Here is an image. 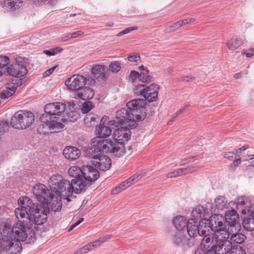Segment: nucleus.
<instances>
[{
    "mask_svg": "<svg viewBox=\"0 0 254 254\" xmlns=\"http://www.w3.org/2000/svg\"><path fill=\"white\" fill-rule=\"evenodd\" d=\"M19 207L15 209V214L18 222L14 225V230L20 240L30 236L31 240H36L34 230L31 228L33 223L41 225L47 220V209L44 204H35L28 197H21L18 200Z\"/></svg>",
    "mask_w": 254,
    "mask_h": 254,
    "instance_id": "nucleus-1",
    "label": "nucleus"
},
{
    "mask_svg": "<svg viewBox=\"0 0 254 254\" xmlns=\"http://www.w3.org/2000/svg\"><path fill=\"white\" fill-rule=\"evenodd\" d=\"M109 118L107 116L102 117L98 127V135L91 140L90 144L93 147L103 151L105 153H109L114 155L120 157L125 152V147L123 143H119L110 139H103L109 137L112 134V130L109 127L110 121H107Z\"/></svg>",
    "mask_w": 254,
    "mask_h": 254,
    "instance_id": "nucleus-2",
    "label": "nucleus"
},
{
    "mask_svg": "<svg viewBox=\"0 0 254 254\" xmlns=\"http://www.w3.org/2000/svg\"><path fill=\"white\" fill-rule=\"evenodd\" d=\"M67 109V104L60 102L47 104L44 108L45 113L40 118L41 124L38 130L43 134L61 131L64 125L60 122L62 114Z\"/></svg>",
    "mask_w": 254,
    "mask_h": 254,
    "instance_id": "nucleus-3",
    "label": "nucleus"
},
{
    "mask_svg": "<svg viewBox=\"0 0 254 254\" xmlns=\"http://www.w3.org/2000/svg\"><path fill=\"white\" fill-rule=\"evenodd\" d=\"M49 186L50 188L52 195L55 197V201L58 203L62 198H66L67 201L70 200L68 198L74 191L75 193H79L85 191V187L81 181L70 182L64 179L63 177L58 174L53 175L50 179ZM62 208V204L59 201L57 209L55 211H59Z\"/></svg>",
    "mask_w": 254,
    "mask_h": 254,
    "instance_id": "nucleus-4",
    "label": "nucleus"
},
{
    "mask_svg": "<svg viewBox=\"0 0 254 254\" xmlns=\"http://www.w3.org/2000/svg\"><path fill=\"white\" fill-rule=\"evenodd\" d=\"M145 100L135 99L128 102L127 107L122 108L116 112V121H111L110 124L118 126L119 124L129 123L128 126L134 127L136 126V121L143 120L146 117Z\"/></svg>",
    "mask_w": 254,
    "mask_h": 254,
    "instance_id": "nucleus-5",
    "label": "nucleus"
},
{
    "mask_svg": "<svg viewBox=\"0 0 254 254\" xmlns=\"http://www.w3.org/2000/svg\"><path fill=\"white\" fill-rule=\"evenodd\" d=\"M14 230V226L11 227L10 225H5L3 227V238L0 241L1 249L0 254L3 251L8 252L10 254H19L22 250L20 241H27V243L33 242L35 240H31L27 233V237L24 239L20 240L19 236L21 234H16Z\"/></svg>",
    "mask_w": 254,
    "mask_h": 254,
    "instance_id": "nucleus-6",
    "label": "nucleus"
},
{
    "mask_svg": "<svg viewBox=\"0 0 254 254\" xmlns=\"http://www.w3.org/2000/svg\"><path fill=\"white\" fill-rule=\"evenodd\" d=\"M224 217L221 214L212 215L210 219H204L199 222L200 236H209L211 231L214 232L215 235L222 234L226 229L223 227Z\"/></svg>",
    "mask_w": 254,
    "mask_h": 254,
    "instance_id": "nucleus-7",
    "label": "nucleus"
},
{
    "mask_svg": "<svg viewBox=\"0 0 254 254\" xmlns=\"http://www.w3.org/2000/svg\"><path fill=\"white\" fill-rule=\"evenodd\" d=\"M35 120L34 114L30 111L20 110L11 117L10 125L18 129H25L29 127Z\"/></svg>",
    "mask_w": 254,
    "mask_h": 254,
    "instance_id": "nucleus-8",
    "label": "nucleus"
},
{
    "mask_svg": "<svg viewBox=\"0 0 254 254\" xmlns=\"http://www.w3.org/2000/svg\"><path fill=\"white\" fill-rule=\"evenodd\" d=\"M103 151L93 147L88 149L85 152L86 155L96 160L95 166L101 171H106L108 170L111 166V159L106 155H102Z\"/></svg>",
    "mask_w": 254,
    "mask_h": 254,
    "instance_id": "nucleus-9",
    "label": "nucleus"
},
{
    "mask_svg": "<svg viewBox=\"0 0 254 254\" xmlns=\"http://www.w3.org/2000/svg\"><path fill=\"white\" fill-rule=\"evenodd\" d=\"M32 191L41 204L46 203L47 205L51 203L54 204L55 197L52 193L50 194L49 190L45 185L37 184L33 187Z\"/></svg>",
    "mask_w": 254,
    "mask_h": 254,
    "instance_id": "nucleus-10",
    "label": "nucleus"
},
{
    "mask_svg": "<svg viewBox=\"0 0 254 254\" xmlns=\"http://www.w3.org/2000/svg\"><path fill=\"white\" fill-rule=\"evenodd\" d=\"M239 215L236 210L233 209L231 211H227L225 213V218L224 217V221L223 222V227H224L225 232L229 231L232 232V229L240 230L241 225L239 223ZM224 232H222L224 233Z\"/></svg>",
    "mask_w": 254,
    "mask_h": 254,
    "instance_id": "nucleus-11",
    "label": "nucleus"
},
{
    "mask_svg": "<svg viewBox=\"0 0 254 254\" xmlns=\"http://www.w3.org/2000/svg\"><path fill=\"white\" fill-rule=\"evenodd\" d=\"M216 246L215 249L200 251L197 249L195 254H226L230 252V243L224 239L221 240L219 238L216 240Z\"/></svg>",
    "mask_w": 254,
    "mask_h": 254,
    "instance_id": "nucleus-12",
    "label": "nucleus"
},
{
    "mask_svg": "<svg viewBox=\"0 0 254 254\" xmlns=\"http://www.w3.org/2000/svg\"><path fill=\"white\" fill-rule=\"evenodd\" d=\"M232 230L233 231L232 232H231V233L229 232V231H227L224 233H222L221 235H223V236L219 238L221 240L225 239L230 243V251L232 248V243L241 244L244 243L246 240V236L245 235L237 233L239 230L235 231V229H232Z\"/></svg>",
    "mask_w": 254,
    "mask_h": 254,
    "instance_id": "nucleus-13",
    "label": "nucleus"
},
{
    "mask_svg": "<svg viewBox=\"0 0 254 254\" xmlns=\"http://www.w3.org/2000/svg\"><path fill=\"white\" fill-rule=\"evenodd\" d=\"M86 77L79 74H74L68 78L65 82L68 89L78 91L85 84Z\"/></svg>",
    "mask_w": 254,
    "mask_h": 254,
    "instance_id": "nucleus-14",
    "label": "nucleus"
},
{
    "mask_svg": "<svg viewBox=\"0 0 254 254\" xmlns=\"http://www.w3.org/2000/svg\"><path fill=\"white\" fill-rule=\"evenodd\" d=\"M99 172L96 166L89 165L82 166V177L85 183L95 181L99 178Z\"/></svg>",
    "mask_w": 254,
    "mask_h": 254,
    "instance_id": "nucleus-15",
    "label": "nucleus"
},
{
    "mask_svg": "<svg viewBox=\"0 0 254 254\" xmlns=\"http://www.w3.org/2000/svg\"><path fill=\"white\" fill-rule=\"evenodd\" d=\"M131 136L130 129L126 127H121L114 131L113 136L115 141L117 143H123L127 141ZM125 146V145H124Z\"/></svg>",
    "mask_w": 254,
    "mask_h": 254,
    "instance_id": "nucleus-16",
    "label": "nucleus"
},
{
    "mask_svg": "<svg viewBox=\"0 0 254 254\" xmlns=\"http://www.w3.org/2000/svg\"><path fill=\"white\" fill-rule=\"evenodd\" d=\"M67 109L64 112L65 114L63 116V120L66 122H75L80 118V113L74 110V105L72 102H67Z\"/></svg>",
    "mask_w": 254,
    "mask_h": 254,
    "instance_id": "nucleus-17",
    "label": "nucleus"
},
{
    "mask_svg": "<svg viewBox=\"0 0 254 254\" xmlns=\"http://www.w3.org/2000/svg\"><path fill=\"white\" fill-rule=\"evenodd\" d=\"M173 243L178 246H182L187 245L188 247H191L194 244V241L193 239H189L181 231H178L172 238Z\"/></svg>",
    "mask_w": 254,
    "mask_h": 254,
    "instance_id": "nucleus-18",
    "label": "nucleus"
},
{
    "mask_svg": "<svg viewBox=\"0 0 254 254\" xmlns=\"http://www.w3.org/2000/svg\"><path fill=\"white\" fill-rule=\"evenodd\" d=\"M94 77L99 81H105L108 77V68L101 64L94 65L91 70Z\"/></svg>",
    "mask_w": 254,
    "mask_h": 254,
    "instance_id": "nucleus-19",
    "label": "nucleus"
},
{
    "mask_svg": "<svg viewBox=\"0 0 254 254\" xmlns=\"http://www.w3.org/2000/svg\"><path fill=\"white\" fill-rule=\"evenodd\" d=\"M5 70L7 74L17 77L23 76L27 72L26 67L19 64L9 66Z\"/></svg>",
    "mask_w": 254,
    "mask_h": 254,
    "instance_id": "nucleus-20",
    "label": "nucleus"
},
{
    "mask_svg": "<svg viewBox=\"0 0 254 254\" xmlns=\"http://www.w3.org/2000/svg\"><path fill=\"white\" fill-rule=\"evenodd\" d=\"M159 89V87L154 84H152L149 86H146L144 92H143L144 93L143 96L145 100L149 102L156 101L158 97Z\"/></svg>",
    "mask_w": 254,
    "mask_h": 254,
    "instance_id": "nucleus-21",
    "label": "nucleus"
},
{
    "mask_svg": "<svg viewBox=\"0 0 254 254\" xmlns=\"http://www.w3.org/2000/svg\"><path fill=\"white\" fill-rule=\"evenodd\" d=\"M209 214L207 209H205L204 207L200 205L196 206L191 212V218L194 221H198V220H202V219H206V216H209Z\"/></svg>",
    "mask_w": 254,
    "mask_h": 254,
    "instance_id": "nucleus-22",
    "label": "nucleus"
},
{
    "mask_svg": "<svg viewBox=\"0 0 254 254\" xmlns=\"http://www.w3.org/2000/svg\"><path fill=\"white\" fill-rule=\"evenodd\" d=\"M216 236L217 237L204 236L201 241L199 247L197 249L202 251L215 249L216 246V240L221 237L218 236V235Z\"/></svg>",
    "mask_w": 254,
    "mask_h": 254,
    "instance_id": "nucleus-23",
    "label": "nucleus"
},
{
    "mask_svg": "<svg viewBox=\"0 0 254 254\" xmlns=\"http://www.w3.org/2000/svg\"><path fill=\"white\" fill-rule=\"evenodd\" d=\"M94 95L93 89L89 87H83L74 93L75 98L83 100H89Z\"/></svg>",
    "mask_w": 254,
    "mask_h": 254,
    "instance_id": "nucleus-24",
    "label": "nucleus"
},
{
    "mask_svg": "<svg viewBox=\"0 0 254 254\" xmlns=\"http://www.w3.org/2000/svg\"><path fill=\"white\" fill-rule=\"evenodd\" d=\"M68 173L70 177L74 178L71 181V182L75 183V181H81L85 187V190H86L87 184L82 178V167L80 168L77 166H72L68 169Z\"/></svg>",
    "mask_w": 254,
    "mask_h": 254,
    "instance_id": "nucleus-25",
    "label": "nucleus"
},
{
    "mask_svg": "<svg viewBox=\"0 0 254 254\" xmlns=\"http://www.w3.org/2000/svg\"><path fill=\"white\" fill-rule=\"evenodd\" d=\"M187 230L188 235L190 238L197 235L200 236L199 226L198 221L193 219H189L187 224Z\"/></svg>",
    "mask_w": 254,
    "mask_h": 254,
    "instance_id": "nucleus-26",
    "label": "nucleus"
},
{
    "mask_svg": "<svg viewBox=\"0 0 254 254\" xmlns=\"http://www.w3.org/2000/svg\"><path fill=\"white\" fill-rule=\"evenodd\" d=\"M63 155L68 160H74L80 156V151L76 147L69 146L64 149Z\"/></svg>",
    "mask_w": 254,
    "mask_h": 254,
    "instance_id": "nucleus-27",
    "label": "nucleus"
},
{
    "mask_svg": "<svg viewBox=\"0 0 254 254\" xmlns=\"http://www.w3.org/2000/svg\"><path fill=\"white\" fill-rule=\"evenodd\" d=\"M140 176V175H134L130 177V178H129L127 181L123 182L118 187H116L112 190V193L116 194L124 190L126 188L131 186L132 184H133L135 180L136 179L138 178Z\"/></svg>",
    "mask_w": 254,
    "mask_h": 254,
    "instance_id": "nucleus-28",
    "label": "nucleus"
},
{
    "mask_svg": "<svg viewBox=\"0 0 254 254\" xmlns=\"http://www.w3.org/2000/svg\"><path fill=\"white\" fill-rule=\"evenodd\" d=\"M195 171L194 167H187L185 168H181L174 171L172 172L168 173L167 175L168 178L176 177L181 176L182 175H185L188 173H191Z\"/></svg>",
    "mask_w": 254,
    "mask_h": 254,
    "instance_id": "nucleus-29",
    "label": "nucleus"
},
{
    "mask_svg": "<svg viewBox=\"0 0 254 254\" xmlns=\"http://www.w3.org/2000/svg\"><path fill=\"white\" fill-rule=\"evenodd\" d=\"M173 224L178 231H181L187 227L186 219L182 216H177L173 220Z\"/></svg>",
    "mask_w": 254,
    "mask_h": 254,
    "instance_id": "nucleus-30",
    "label": "nucleus"
},
{
    "mask_svg": "<svg viewBox=\"0 0 254 254\" xmlns=\"http://www.w3.org/2000/svg\"><path fill=\"white\" fill-rule=\"evenodd\" d=\"M243 44V40L239 38H234L230 40L227 43L228 49L231 51H234L238 49Z\"/></svg>",
    "mask_w": 254,
    "mask_h": 254,
    "instance_id": "nucleus-31",
    "label": "nucleus"
},
{
    "mask_svg": "<svg viewBox=\"0 0 254 254\" xmlns=\"http://www.w3.org/2000/svg\"><path fill=\"white\" fill-rule=\"evenodd\" d=\"M243 226L245 229L249 231H254V218L249 216L243 222Z\"/></svg>",
    "mask_w": 254,
    "mask_h": 254,
    "instance_id": "nucleus-32",
    "label": "nucleus"
},
{
    "mask_svg": "<svg viewBox=\"0 0 254 254\" xmlns=\"http://www.w3.org/2000/svg\"><path fill=\"white\" fill-rule=\"evenodd\" d=\"M227 200L224 196H219L215 200V205L218 210H223L226 207Z\"/></svg>",
    "mask_w": 254,
    "mask_h": 254,
    "instance_id": "nucleus-33",
    "label": "nucleus"
},
{
    "mask_svg": "<svg viewBox=\"0 0 254 254\" xmlns=\"http://www.w3.org/2000/svg\"><path fill=\"white\" fill-rule=\"evenodd\" d=\"M111 238L110 235H106L104 237H100L98 240L95 241L91 243L88 244L90 246V251L93 248L100 246L103 243L106 242Z\"/></svg>",
    "mask_w": 254,
    "mask_h": 254,
    "instance_id": "nucleus-34",
    "label": "nucleus"
},
{
    "mask_svg": "<svg viewBox=\"0 0 254 254\" xmlns=\"http://www.w3.org/2000/svg\"><path fill=\"white\" fill-rule=\"evenodd\" d=\"M16 88L12 87L3 90L0 94V97L1 99H6L12 96L16 91Z\"/></svg>",
    "mask_w": 254,
    "mask_h": 254,
    "instance_id": "nucleus-35",
    "label": "nucleus"
},
{
    "mask_svg": "<svg viewBox=\"0 0 254 254\" xmlns=\"http://www.w3.org/2000/svg\"><path fill=\"white\" fill-rule=\"evenodd\" d=\"M121 68V64L118 61L112 62L109 65V69L112 72H117L120 70Z\"/></svg>",
    "mask_w": 254,
    "mask_h": 254,
    "instance_id": "nucleus-36",
    "label": "nucleus"
},
{
    "mask_svg": "<svg viewBox=\"0 0 254 254\" xmlns=\"http://www.w3.org/2000/svg\"><path fill=\"white\" fill-rule=\"evenodd\" d=\"M63 50V48L57 47L55 48H52L49 50H44L43 53L48 56H52L61 52Z\"/></svg>",
    "mask_w": 254,
    "mask_h": 254,
    "instance_id": "nucleus-37",
    "label": "nucleus"
},
{
    "mask_svg": "<svg viewBox=\"0 0 254 254\" xmlns=\"http://www.w3.org/2000/svg\"><path fill=\"white\" fill-rule=\"evenodd\" d=\"M146 73H143L139 74V80L142 82H149L152 81V77L148 75L149 71L146 70Z\"/></svg>",
    "mask_w": 254,
    "mask_h": 254,
    "instance_id": "nucleus-38",
    "label": "nucleus"
},
{
    "mask_svg": "<svg viewBox=\"0 0 254 254\" xmlns=\"http://www.w3.org/2000/svg\"><path fill=\"white\" fill-rule=\"evenodd\" d=\"M93 107V103L90 101L85 102L81 108V110L83 113H86L90 111Z\"/></svg>",
    "mask_w": 254,
    "mask_h": 254,
    "instance_id": "nucleus-39",
    "label": "nucleus"
},
{
    "mask_svg": "<svg viewBox=\"0 0 254 254\" xmlns=\"http://www.w3.org/2000/svg\"><path fill=\"white\" fill-rule=\"evenodd\" d=\"M145 86L144 84H138L135 86L133 90L134 93L137 95H140L143 96L144 94L143 92H144L145 88Z\"/></svg>",
    "mask_w": 254,
    "mask_h": 254,
    "instance_id": "nucleus-40",
    "label": "nucleus"
},
{
    "mask_svg": "<svg viewBox=\"0 0 254 254\" xmlns=\"http://www.w3.org/2000/svg\"><path fill=\"white\" fill-rule=\"evenodd\" d=\"M90 246L88 244L85 245L83 247L78 249L74 253V254H84L87 253L88 251H90Z\"/></svg>",
    "mask_w": 254,
    "mask_h": 254,
    "instance_id": "nucleus-41",
    "label": "nucleus"
},
{
    "mask_svg": "<svg viewBox=\"0 0 254 254\" xmlns=\"http://www.w3.org/2000/svg\"><path fill=\"white\" fill-rule=\"evenodd\" d=\"M9 62V59L7 57L0 56V69L8 64Z\"/></svg>",
    "mask_w": 254,
    "mask_h": 254,
    "instance_id": "nucleus-42",
    "label": "nucleus"
},
{
    "mask_svg": "<svg viewBox=\"0 0 254 254\" xmlns=\"http://www.w3.org/2000/svg\"><path fill=\"white\" fill-rule=\"evenodd\" d=\"M137 29H138V27H137V26L127 27L126 29H125L124 30H122L121 32H120L117 34V36H122V35H123L124 34H126L129 33L130 32H131L132 31L136 30H137Z\"/></svg>",
    "mask_w": 254,
    "mask_h": 254,
    "instance_id": "nucleus-43",
    "label": "nucleus"
},
{
    "mask_svg": "<svg viewBox=\"0 0 254 254\" xmlns=\"http://www.w3.org/2000/svg\"><path fill=\"white\" fill-rule=\"evenodd\" d=\"M139 73L138 72L132 70L130 72L128 80L132 82H134L137 78L139 79Z\"/></svg>",
    "mask_w": 254,
    "mask_h": 254,
    "instance_id": "nucleus-44",
    "label": "nucleus"
},
{
    "mask_svg": "<svg viewBox=\"0 0 254 254\" xmlns=\"http://www.w3.org/2000/svg\"><path fill=\"white\" fill-rule=\"evenodd\" d=\"M128 60L129 62L138 64L141 62V58L139 55L136 54L129 56L128 57Z\"/></svg>",
    "mask_w": 254,
    "mask_h": 254,
    "instance_id": "nucleus-45",
    "label": "nucleus"
},
{
    "mask_svg": "<svg viewBox=\"0 0 254 254\" xmlns=\"http://www.w3.org/2000/svg\"><path fill=\"white\" fill-rule=\"evenodd\" d=\"M183 22H181V21L175 22L170 27L171 30L174 31L176 29L179 28L183 26Z\"/></svg>",
    "mask_w": 254,
    "mask_h": 254,
    "instance_id": "nucleus-46",
    "label": "nucleus"
},
{
    "mask_svg": "<svg viewBox=\"0 0 254 254\" xmlns=\"http://www.w3.org/2000/svg\"><path fill=\"white\" fill-rule=\"evenodd\" d=\"M248 198L245 196L240 197L238 198L237 204L244 205L246 204Z\"/></svg>",
    "mask_w": 254,
    "mask_h": 254,
    "instance_id": "nucleus-47",
    "label": "nucleus"
},
{
    "mask_svg": "<svg viewBox=\"0 0 254 254\" xmlns=\"http://www.w3.org/2000/svg\"><path fill=\"white\" fill-rule=\"evenodd\" d=\"M84 220L83 218H80L75 223L72 224L68 230V231H70L72 230L75 227H76L77 226H78L79 224H80L81 222H82Z\"/></svg>",
    "mask_w": 254,
    "mask_h": 254,
    "instance_id": "nucleus-48",
    "label": "nucleus"
},
{
    "mask_svg": "<svg viewBox=\"0 0 254 254\" xmlns=\"http://www.w3.org/2000/svg\"><path fill=\"white\" fill-rule=\"evenodd\" d=\"M190 105L189 104H186L183 108L181 109L177 113V116H180L185 113L189 108Z\"/></svg>",
    "mask_w": 254,
    "mask_h": 254,
    "instance_id": "nucleus-49",
    "label": "nucleus"
},
{
    "mask_svg": "<svg viewBox=\"0 0 254 254\" xmlns=\"http://www.w3.org/2000/svg\"><path fill=\"white\" fill-rule=\"evenodd\" d=\"M95 79H93L91 77L86 78L85 84H87L89 85H93L95 84Z\"/></svg>",
    "mask_w": 254,
    "mask_h": 254,
    "instance_id": "nucleus-50",
    "label": "nucleus"
},
{
    "mask_svg": "<svg viewBox=\"0 0 254 254\" xmlns=\"http://www.w3.org/2000/svg\"><path fill=\"white\" fill-rule=\"evenodd\" d=\"M84 32L82 31H78L71 33V38H75L79 36L83 35Z\"/></svg>",
    "mask_w": 254,
    "mask_h": 254,
    "instance_id": "nucleus-51",
    "label": "nucleus"
},
{
    "mask_svg": "<svg viewBox=\"0 0 254 254\" xmlns=\"http://www.w3.org/2000/svg\"><path fill=\"white\" fill-rule=\"evenodd\" d=\"M56 67H57V66H53V67L50 68L49 69L46 70L44 73V76H49L50 74H51L53 73V72L54 71V70L55 69V68Z\"/></svg>",
    "mask_w": 254,
    "mask_h": 254,
    "instance_id": "nucleus-52",
    "label": "nucleus"
},
{
    "mask_svg": "<svg viewBox=\"0 0 254 254\" xmlns=\"http://www.w3.org/2000/svg\"><path fill=\"white\" fill-rule=\"evenodd\" d=\"M248 212L249 213V216L254 218V205H252L249 206Z\"/></svg>",
    "mask_w": 254,
    "mask_h": 254,
    "instance_id": "nucleus-53",
    "label": "nucleus"
},
{
    "mask_svg": "<svg viewBox=\"0 0 254 254\" xmlns=\"http://www.w3.org/2000/svg\"><path fill=\"white\" fill-rule=\"evenodd\" d=\"M234 155V153L233 152H228L227 153H225L224 154V157L226 158H228L229 159H231L233 158V155Z\"/></svg>",
    "mask_w": 254,
    "mask_h": 254,
    "instance_id": "nucleus-54",
    "label": "nucleus"
},
{
    "mask_svg": "<svg viewBox=\"0 0 254 254\" xmlns=\"http://www.w3.org/2000/svg\"><path fill=\"white\" fill-rule=\"evenodd\" d=\"M194 20L193 18H188L183 20H181V22H183V25L186 24L191 23V22H193Z\"/></svg>",
    "mask_w": 254,
    "mask_h": 254,
    "instance_id": "nucleus-55",
    "label": "nucleus"
},
{
    "mask_svg": "<svg viewBox=\"0 0 254 254\" xmlns=\"http://www.w3.org/2000/svg\"><path fill=\"white\" fill-rule=\"evenodd\" d=\"M193 78H194V77L192 76H183L182 77V80L184 81L188 82L190 81V80H192V79H193Z\"/></svg>",
    "mask_w": 254,
    "mask_h": 254,
    "instance_id": "nucleus-56",
    "label": "nucleus"
},
{
    "mask_svg": "<svg viewBox=\"0 0 254 254\" xmlns=\"http://www.w3.org/2000/svg\"><path fill=\"white\" fill-rule=\"evenodd\" d=\"M247 148H248V147L246 146H242V147H240L238 149H237L236 150V151L237 152V153H239V152H241V151H245L246 150Z\"/></svg>",
    "mask_w": 254,
    "mask_h": 254,
    "instance_id": "nucleus-57",
    "label": "nucleus"
},
{
    "mask_svg": "<svg viewBox=\"0 0 254 254\" xmlns=\"http://www.w3.org/2000/svg\"><path fill=\"white\" fill-rule=\"evenodd\" d=\"M243 54L246 55L247 58H251L253 56L254 54L253 53L251 52H243Z\"/></svg>",
    "mask_w": 254,
    "mask_h": 254,
    "instance_id": "nucleus-58",
    "label": "nucleus"
},
{
    "mask_svg": "<svg viewBox=\"0 0 254 254\" xmlns=\"http://www.w3.org/2000/svg\"><path fill=\"white\" fill-rule=\"evenodd\" d=\"M49 0H34V3H41L46 2Z\"/></svg>",
    "mask_w": 254,
    "mask_h": 254,
    "instance_id": "nucleus-59",
    "label": "nucleus"
},
{
    "mask_svg": "<svg viewBox=\"0 0 254 254\" xmlns=\"http://www.w3.org/2000/svg\"><path fill=\"white\" fill-rule=\"evenodd\" d=\"M241 159L239 158L237 159H235L233 162V164L234 165L237 166L239 164L241 163Z\"/></svg>",
    "mask_w": 254,
    "mask_h": 254,
    "instance_id": "nucleus-60",
    "label": "nucleus"
},
{
    "mask_svg": "<svg viewBox=\"0 0 254 254\" xmlns=\"http://www.w3.org/2000/svg\"><path fill=\"white\" fill-rule=\"evenodd\" d=\"M241 74L240 73H236L234 77L236 78V79H238V78H239L240 77H241Z\"/></svg>",
    "mask_w": 254,
    "mask_h": 254,
    "instance_id": "nucleus-61",
    "label": "nucleus"
},
{
    "mask_svg": "<svg viewBox=\"0 0 254 254\" xmlns=\"http://www.w3.org/2000/svg\"><path fill=\"white\" fill-rule=\"evenodd\" d=\"M195 157H193L192 158H189L188 159H187V163H189L190 161H191L192 160L193 161H194V158Z\"/></svg>",
    "mask_w": 254,
    "mask_h": 254,
    "instance_id": "nucleus-62",
    "label": "nucleus"
},
{
    "mask_svg": "<svg viewBox=\"0 0 254 254\" xmlns=\"http://www.w3.org/2000/svg\"><path fill=\"white\" fill-rule=\"evenodd\" d=\"M139 69L140 70H145L146 71V70H147L146 68H145L144 66L143 65H140L139 67Z\"/></svg>",
    "mask_w": 254,
    "mask_h": 254,
    "instance_id": "nucleus-63",
    "label": "nucleus"
},
{
    "mask_svg": "<svg viewBox=\"0 0 254 254\" xmlns=\"http://www.w3.org/2000/svg\"><path fill=\"white\" fill-rule=\"evenodd\" d=\"M251 166L253 167H254V161H252L251 162Z\"/></svg>",
    "mask_w": 254,
    "mask_h": 254,
    "instance_id": "nucleus-64",
    "label": "nucleus"
}]
</instances>
